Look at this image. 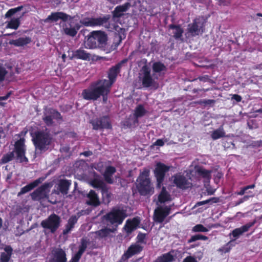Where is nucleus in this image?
I'll return each instance as SVG.
<instances>
[{
	"label": "nucleus",
	"mask_w": 262,
	"mask_h": 262,
	"mask_svg": "<svg viewBox=\"0 0 262 262\" xmlns=\"http://www.w3.org/2000/svg\"><path fill=\"white\" fill-rule=\"evenodd\" d=\"M121 63H118L110 69L108 77L109 79L100 80L94 82L82 92L83 98L88 100H96L102 96L103 101L105 103L107 100V95L110 92V88L115 81L117 74L120 72Z\"/></svg>",
	"instance_id": "f257e3e1"
},
{
	"label": "nucleus",
	"mask_w": 262,
	"mask_h": 262,
	"mask_svg": "<svg viewBox=\"0 0 262 262\" xmlns=\"http://www.w3.org/2000/svg\"><path fill=\"white\" fill-rule=\"evenodd\" d=\"M61 19L62 21L61 25L65 34L71 36H74L80 28L78 24L74 25L73 18L62 12L52 13L45 19V22L57 21Z\"/></svg>",
	"instance_id": "f03ea898"
},
{
	"label": "nucleus",
	"mask_w": 262,
	"mask_h": 262,
	"mask_svg": "<svg viewBox=\"0 0 262 262\" xmlns=\"http://www.w3.org/2000/svg\"><path fill=\"white\" fill-rule=\"evenodd\" d=\"M139 78L142 81L144 87L157 89L159 87V83L156 81L158 78L156 74H151L150 67L144 66L142 67L139 72Z\"/></svg>",
	"instance_id": "7ed1b4c3"
},
{
	"label": "nucleus",
	"mask_w": 262,
	"mask_h": 262,
	"mask_svg": "<svg viewBox=\"0 0 262 262\" xmlns=\"http://www.w3.org/2000/svg\"><path fill=\"white\" fill-rule=\"evenodd\" d=\"M106 40L107 36L103 32L93 31L85 41V47L88 49L102 47L105 45Z\"/></svg>",
	"instance_id": "20e7f679"
},
{
	"label": "nucleus",
	"mask_w": 262,
	"mask_h": 262,
	"mask_svg": "<svg viewBox=\"0 0 262 262\" xmlns=\"http://www.w3.org/2000/svg\"><path fill=\"white\" fill-rule=\"evenodd\" d=\"M33 141L36 148L40 150H45L48 148L51 141V137L47 130L38 131L33 136Z\"/></svg>",
	"instance_id": "39448f33"
},
{
	"label": "nucleus",
	"mask_w": 262,
	"mask_h": 262,
	"mask_svg": "<svg viewBox=\"0 0 262 262\" xmlns=\"http://www.w3.org/2000/svg\"><path fill=\"white\" fill-rule=\"evenodd\" d=\"M137 181L138 183L137 188L141 194L146 195L153 192L154 188L146 172L141 173Z\"/></svg>",
	"instance_id": "423d86ee"
},
{
	"label": "nucleus",
	"mask_w": 262,
	"mask_h": 262,
	"mask_svg": "<svg viewBox=\"0 0 262 262\" xmlns=\"http://www.w3.org/2000/svg\"><path fill=\"white\" fill-rule=\"evenodd\" d=\"M125 212L118 208H114L111 212L104 216V219L112 225L118 226L121 224L125 218Z\"/></svg>",
	"instance_id": "0eeeda50"
},
{
	"label": "nucleus",
	"mask_w": 262,
	"mask_h": 262,
	"mask_svg": "<svg viewBox=\"0 0 262 262\" xmlns=\"http://www.w3.org/2000/svg\"><path fill=\"white\" fill-rule=\"evenodd\" d=\"M60 218L55 214H52L41 222V226L54 233L60 226Z\"/></svg>",
	"instance_id": "6e6552de"
},
{
	"label": "nucleus",
	"mask_w": 262,
	"mask_h": 262,
	"mask_svg": "<svg viewBox=\"0 0 262 262\" xmlns=\"http://www.w3.org/2000/svg\"><path fill=\"white\" fill-rule=\"evenodd\" d=\"M171 181L174 186L181 189H186L191 186L189 179L186 177L184 173L179 172L172 176L171 178Z\"/></svg>",
	"instance_id": "1a4fd4ad"
},
{
	"label": "nucleus",
	"mask_w": 262,
	"mask_h": 262,
	"mask_svg": "<svg viewBox=\"0 0 262 262\" xmlns=\"http://www.w3.org/2000/svg\"><path fill=\"white\" fill-rule=\"evenodd\" d=\"M205 23V19L203 17L195 18L192 24L188 26V32L191 36L198 35L203 32V28Z\"/></svg>",
	"instance_id": "9d476101"
},
{
	"label": "nucleus",
	"mask_w": 262,
	"mask_h": 262,
	"mask_svg": "<svg viewBox=\"0 0 262 262\" xmlns=\"http://www.w3.org/2000/svg\"><path fill=\"white\" fill-rule=\"evenodd\" d=\"M170 169V167L160 162L156 165L154 170L155 176L157 180V187L160 188L163 182L165 173Z\"/></svg>",
	"instance_id": "9b49d317"
},
{
	"label": "nucleus",
	"mask_w": 262,
	"mask_h": 262,
	"mask_svg": "<svg viewBox=\"0 0 262 262\" xmlns=\"http://www.w3.org/2000/svg\"><path fill=\"white\" fill-rule=\"evenodd\" d=\"M109 17L103 16L97 18H84L80 23L86 27H95L103 25L107 22Z\"/></svg>",
	"instance_id": "f8f14e48"
},
{
	"label": "nucleus",
	"mask_w": 262,
	"mask_h": 262,
	"mask_svg": "<svg viewBox=\"0 0 262 262\" xmlns=\"http://www.w3.org/2000/svg\"><path fill=\"white\" fill-rule=\"evenodd\" d=\"M171 206L165 207L160 206L155 209L154 212V220L156 222L162 223L165 217L170 213Z\"/></svg>",
	"instance_id": "ddd939ff"
},
{
	"label": "nucleus",
	"mask_w": 262,
	"mask_h": 262,
	"mask_svg": "<svg viewBox=\"0 0 262 262\" xmlns=\"http://www.w3.org/2000/svg\"><path fill=\"white\" fill-rule=\"evenodd\" d=\"M24 139H20L15 144V152L16 154V159L20 162H27L28 159L25 156Z\"/></svg>",
	"instance_id": "4468645a"
},
{
	"label": "nucleus",
	"mask_w": 262,
	"mask_h": 262,
	"mask_svg": "<svg viewBox=\"0 0 262 262\" xmlns=\"http://www.w3.org/2000/svg\"><path fill=\"white\" fill-rule=\"evenodd\" d=\"M66 261V254L64 251L60 248H55L52 250L50 257H49V262Z\"/></svg>",
	"instance_id": "2eb2a0df"
},
{
	"label": "nucleus",
	"mask_w": 262,
	"mask_h": 262,
	"mask_svg": "<svg viewBox=\"0 0 262 262\" xmlns=\"http://www.w3.org/2000/svg\"><path fill=\"white\" fill-rule=\"evenodd\" d=\"M61 118V115L58 112L49 109L46 111L43 119L47 125H51L54 122L53 121L54 119L58 120Z\"/></svg>",
	"instance_id": "dca6fc26"
},
{
	"label": "nucleus",
	"mask_w": 262,
	"mask_h": 262,
	"mask_svg": "<svg viewBox=\"0 0 262 262\" xmlns=\"http://www.w3.org/2000/svg\"><path fill=\"white\" fill-rule=\"evenodd\" d=\"M130 7L131 4L129 3H126L122 5L117 6L113 11L114 19L116 20L123 16Z\"/></svg>",
	"instance_id": "f3484780"
},
{
	"label": "nucleus",
	"mask_w": 262,
	"mask_h": 262,
	"mask_svg": "<svg viewBox=\"0 0 262 262\" xmlns=\"http://www.w3.org/2000/svg\"><path fill=\"white\" fill-rule=\"evenodd\" d=\"M48 192V186L43 185L34 191L31 195L33 200L37 201L46 198Z\"/></svg>",
	"instance_id": "a211bd4d"
},
{
	"label": "nucleus",
	"mask_w": 262,
	"mask_h": 262,
	"mask_svg": "<svg viewBox=\"0 0 262 262\" xmlns=\"http://www.w3.org/2000/svg\"><path fill=\"white\" fill-rule=\"evenodd\" d=\"M92 123L95 129L110 128L111 127L109 119L106 117H103L97 121H93Z\"/></svg>",
	"instance_id": "6ab92c4d"
},
{
	"label": "nucleus",
	"mask_w": 262,
	"mask_h": 262,
	"mask_svg": "<svg viewBox=\"0 0 262 262\" xmlns=\"http://www.w3.org/2000/svg\"><path fill=\"white\" fill-rule=\"evenodd\" d=\"M140 223V220L138 217H135L132 220H127L124 228L127 233H130L137 229Z\"/></svg>",
	"instance_id": "aec40b11"
},
{
	"label": "nucleus",
	"mask_w": 262,
	"mask_h": 262,
	"mask_svg": "<svg viewBox=\"0 0 262 262\" xmlns=\"http://www.w3.org/2000/svg\"><path fill=\"white\" fill-rule=\"evenodd\" d=\"M254 224V222L249 223L240 228H236L232 231V232L230 234V235L233 236L234 238L233 239L234 241L235 239L237 238L243 233L247 232Z\"/></svg>",
	"instance_id": "412c9836"
},
{
	"label": "nucleus",
	"mask_w": 262,
	"mask_h": 262,
	"mask_svg": "<svg viewBox=\"0 0 262 262\" xmlns=\"http://www.w3.org/2000/svg\"><path fill=\"white\" fill-rule=\"evenodd\" d=\"M43 180L44 178H39L33 182L23 187L20 191L18 193V196H20V195L26 193L31 190L40 183H41Z\"/></svg>",
	"instance_id": "4be33fe9"
},
{
	"label": "nucleus",
	"mask_w": 262,
	"mask_h": 262,
	"mask_svg": "<svg viewBox=\"0 0 262 262\" xmlns=\"http://www.w3.org/2000/svg\"><path fill=\"white\" fill-rule=\"evenodd\" d=\"M170 194L167 192L165 187H163L160 194L158 195V201L157 204H163L168 203L171 200Z\"/></svg>",
	"instance_id": "5701e85b"
},
{
	"label": "nucleus",
	"mask_w": 262,
	"mask_h": 262,
	"mask_svg": "<svg viewBox=\"0 0 262 262\" xmlns=\"http://www.w3.org/2000/svg\"><path fill=\"white\" fill-rule=\"evenodd\" d=\"M142 247L139 245H132L128 248L127 251L124 253V256H125L126 258H128L133 255L139 253L142 251Z\"/></svg>",
	"instance_id": "b1692460"
},
{
	"label": "nucleus",
	"mask_w": 262,
	"mask_h": 262,
	"mask_svg": "<svg viewBox=\"0 0 262 262\" xmlns=\"http://www.w3.org/2000/svg\"><path fill=\"white\" fill-rule=\"evenodd\" d=\"M88 200L86 203L89 205L93 206H98L100 204V201L97 194L94 191L91 190L88 194Z\"/></svg>",
	"instance_id": "393cba45"
},
{
	"label": "nucleus",
	"mask_w": 262,
	"mask_h": 262,
	"mask_svg": "<svg viewBox=\"0 0 262 262\" xmlns=\"http://www.w3.org/2000/svg\"><path fill=\"white\" fill-rule=\"evenodd\" d=\"M116 172V168L113 166H107L104 173V177L106 182L112 184L114 182L113 174Z\"/></svg>",
	"instance_id": "a878e982"
},
{
	"label": "nucleus",
	"mask_w": 262,
	"mask_h": 262,
	"mask_svg": "<svg viewBox=\"0 0 262 262\" xmlns=\"http://www.w3.org/2000/svg\"><path fill=\"white\" fill-rule=\"evenodd\" d=\"M86 247L87 245L86 241L82 239L78 252L72 257L70 262H78L82 254L85 250Z\"/></svg>",
	"instance_id": "bb28decb"
},
{
	"label": "nucleus",
	"mask_w": 262,
	"mask_h": 262,
	"mask_svg": "<svg viewBox=\"0 0 262 262\" xmlns=\"http://www.w3.org/2000/svg\"><path fill=\"white\" fill-rule=\"evenodd\" d=\"M153 73L156 74L158 78L161 75L164 73L166 71L165 66L160 62H156L152 64Z\"/></svg>",
	"instance_id": "cd10ccee"
},
{
	"label": "nucleus",
	"mask_w": 262,
	"mask_h": 262,
	"mask_svg": "<svg viewBox=\"0 0 262 262\" xmlns=\"http://www.w3.org/2000/svg\"><path fill=\"white\" fill-rule=\"evenodd\" d=\"M138 119L134 115H130L129 117L123 122V125L126 127H134L138 125Z\"/></svg>",
	"instance_id": "c85d7f7f"
},
{
	"label": "nucleus",
	"mask_w": 262,
	"mask_h": 262,
	"mask_svg": "<svg viewBox=\"0 0 262 262\" xmlns=\"http://www.w3.org/2000/svg\"><path fill=\"white\" fill-rule=\"evenodd\" d=\"M73 56L76 58L85 60H90L91 58L90 54L81 49H79L75 51L73 53Z\"/></svg>",
	"instance_id": "c756f323"
},
{
	"label": "nucleus",
	"mask_w": 262,
	"mask_h": 262,
	"mask_svg": "<svg viewBox=\"0 0 262 262\" xmlns=\"http://www.w3.org/2000/svg\"><path fill=\"white\" fill-rule=\"evenodd\" d=\"M5 252L2 253L0 262H9L12 253V248L7 246L4 248Z\"/></svg>",
	"instance_id": "7c9ffc66"
},
{
	"label": "nucleus",
	"mask_w": 262,
	"mask_h": 262,
	"mask_svg": "<svg viewBox=\"0 0 262 262\" xmlns=\"http://www.w3.org/2000/svg\"><path fill=\"white\" fill-rule=\"evenodd\" d=\"M77 221V217L76 216H72L68 220V224L63 231V234L66 235L70 233Z\"/></svg>",
	"instance_id": "2f4dec72"
},
{
	"label": "nucleus",
	"mask_w": 262,
	"mask_h": 262,
	"mask_svg": "<svg viewBox=\"0 0 262 262\" xmlns=\"http://www.w3.org/2000/svg\"><path fill=\"white\" fill-rule=\"evenodd\" d=\"M70 185L71 183L68 180H60L58 184V188L60 192L63 194H67Z\"/></svg>",
	"instance_id": "473e14b6"
},
{
	"label": "nucleus",
	"mask_w": 262,
	"mask_h": 262,
	"mask_svg": "<svg viewBox=\"0 0 262 262\" xmlns=\"http://www.w3.org/2000/svg\"><path fill=\"white\" fill-rule=\"evenodd\" d=\"M31 41V39L29 37H20L17 39L13 40L10 42L12 45L16 46H23L27 45Z\"/></svg>",
	"instance_id": "72a5a7b5"
},
{
	"label": "nucleus",
	"mask_w": 262,
	"mask_h": 262,
	"mask_svg": "<svg viewBox=\"0 0 262 262\" xmlns=\"http://www.w3.org/2000/svg\"><path fill=\"white\" fill-rule=\"evenodd\" d=\"M169 29L172 30V33L173 34V36L175 38L178 39L182 36L183 31L180 26L170 25Z\"/></svg>",
	"instance_id": "f704fd0d"
},
{
	"label": "nucleus",
	"mask_w": 262,
	"mask_h": 262,
	"mask_svg": "<svg viewBox=\"0 0 262 262\" xmlns=\"http://www.w3.org/2000/svg\"><path fill=\"white\" fill-rule=\"evenodd\" d=\"M147 112L143 105H139L135 109L133 115L138 119L139 118L144 116Z\"/></svg>",
	"instance_id": "c9c22d12"
},
{
	"label": "nucleus",
	"mask_w": 262,
	"mask_h": 262,
	"mask_svg": "<svg viewBox=\"0 0 262 262\" xmlns=\"http://www.w3.org/2000/svg\"><path fill=\"white\" fill-rule=\"evenodd\" d=\"M225 135V132L222 127L213 130L211 134V138L213 140H217Z\"/></svg>",
	"instance_id": "e433bc0d"
},
{
	"label": "nucleus",
	"mask_w": 262,
	"mask_h": 262,
	"mask_svg": "<svg viewBox=\"0 0 262 262\" xmlns=\"http://www.w3.org/2000/svg\"><path fill=\"white\" fill-rule=\"evenodd\" d=\"M19 18L18 17H13L8 22L6 27L16 30L19 27Z\"/></svg>",
	"instance_id": "4c0bfd02"
},
{
	"label": "nucleus",
	"mask_w": 262,
	"mask_h": 262,
	"mask_svg": "<svg viewBox=\"0 0 262 262\" xmlns=\"http://www.w3.org/2000/svg\"><path fill=\"white\" fill-rule=\"evenodd\" d=\"M113 231L111 229L104 228L96 232L95 234L98 238H104L107 237Z\"/></svg>",
	"instance_id": "58836bf2"
},
{
	"label": "nucleus",
	"mask_w": 262,
	"mask_h": 262,
	"mask_svg": "<svg viewBox=\"0 0 262 262\" xmlns=\"http://www.w3.org/2000/svg\"><path fill=\"white\" fill-rule=\"evenodd\" d=\"M173 259V256L169 253H167L158 257L155 262H171Z\"/></svg>",
	"instance_id": "ea45409f"
},
{
	"label": "nucleus",
	"mask_w": 262,
	"mask_h": 262,
	"mask_svg": "<svg viewBox=\"0 0 262 262\" xmlns=\"http://www.w3.org/2000/svg\"><path fill=\"white\" fill-rule=\"evenodd\" d=\"M14 157V152H10L7 154H5L3 156V158L1 160V163L2 164H5L9 162V161L12 160Z\"/></svg>",
	"instance_id": "a19ab883"
},
{
	"label": "nucleus",
	"mask_w": 262,
	"mask_h": 262,
	"mask_svg": "<svg viewBox=\"0 0 262 262\" xmlns=\"http://www.w3.org/2000/svg\"><path fill=\"white\" fill-rule=\"evenodd\" d=\"M198 171V173L207 180H210L211 178L210 173L211 171L206 170L203 168H200Z\"/></svg>",
	"instance_id": "79ce46f5"
},
{
	"label": "nucleus",
	"mask_w": 262,
	"mask_h": 262,
	"mask_svg": "<svg viewBox=\"0 0 262 262\" xmlns=\"http://www.w3.org/2000/svg\"><path fill=\"white\" fill-rule=\"evenodd\" d=\"M90 184L93 187L99 188L101 190L104 187L103 182L97 178H96L94 180L90 182Z\"/></svg>",
	"instance_id": "37998d69"
},
{
	"label": "nucleus",
	"mask_w": 262,
	"mask_h": 262,
	"mask_svg": "<svg viewBox=\"0 0 262 262\" xmlns=\"http://www.w3.org/2000/svg\"><path fill=\"white\" fill-rule=\"evenodd\" d=\"M218 201H219L218 198H211L206 200L205 201L198 202L196 203V205L201 206V205H203L207 204H209V203L212 204V203H217V202H218Z\"/></svg>",
	"instance_id": "c03bdc74"
},
{
	"label": "nucleus",
	"mask_w": 262,
	"mask_h": 262,
	"mask_svg": "<svg viewBox=\"0 0 262 262\" xmlns=\"http://www.w3.org/2000/svg\"><path fill=\"white\" fill-rule=\"evenodd\" d=\"M234 242V240H231L229 242H228L226 245L224 247L221 248L219 250L222 252L226 253L228 252L232 247L233 246L232 243Z\"/></svg>",
	"instance_id": "a18cd8bd"
},
{
	"label": "nucleus",
	"mask_w": 262,
	"mask_h": 262,
	"mask_svg": "<svg viewBox=\"0 0 262 262\" xmlns=\"http://www.w3.org/2000/svg\"><path fill=\"white\" fill-rule=\"evenodd\" d=\"M208 237L206 236H204L201 234H197L191 236V237L188 240L189 243H192L195 241L201 239V240H207Z\"/></svg>",
	"instance_id": "49530a36"
},
{
	"label": "nucleus",
	"mask_w": 262,
	"mask_h": 262,
	"mask_svg": "<svg viewBox=\"0 0 262 262\" xmlns=\"http://www.w3.org/2000/svg\"><path fill=\"white\" fill-rule=\"evenodd\" d=\"M192 230L194 232H207L208 229L201 224H198L193 227Z\"/></svg>",
	"instance_id": "de8ad7c7"
},
{
	"label": "nucleus",
	"mask_w": 262,
	"mask_h": 262,
	"mask_svg": "<svg viewBox=\"0 0 262 262\" xmlns=\"http://www.w3.org/2000/svg\"><path fill=\"white\" fill-rule=\"evenodd\" d=\"M22 8V7H18L13 9H10L5 14L6 17H9L12 16L14 14L17 12L20 11Z\"/></svg>",
	"instance_id": "09e8293b"
},
{
	"label": "nucleus",
	"mask_w": 262,
	"mask_h": 262,
	"mask_svg": "<svg viewBox=\"0 0 262 262\" xmlns=\"http://www.w3.org/2000/svg\"><path fill=\"white\" fill-rule=\"evenodd\" d=\"M101 192L103 199H104V198H106V201L109 202L110 199L111 198V194L105 187L102 188L101 190Z\"/></svg>",
	"instance_id": "8fccbe9b"
},
{
	"label": "nucleus",
	"mask_w": 262,
	"mask_h": 262,
	"mask_svg": "<svg viewBox=\"0 0 262 262\" xmlns=\"http://www.w3.org/2000/svg\"><path fill=\"white\" fill-rule=\"evenodd\" d=\"M183 262H197V260L195 257L190 256L186 257Z\"/></svg>",
	"instance_id": "3c124183"
},
{
	"label": "nucleus",
	"mask_w": 262,
	"mask_h": 262,
	"mask_svg": "<svg viewBox=\"0 0 262 262\" xmlns=\"http://www.w3.org/2000/svg\"><path fill=\"white\" fill-rule=\"evenodd\" d=\"M214 103V100L211 99L203 100L200 102L201 104L204 105H211Z\"/></svg>",
	"instance_id": "603ef678"
},
{
	"label": "nucleus",
	"mask_w": 262,
	"mask_h": 262,
	"mask_svg": "<svg viewBox=\"0 0 262 262\" xmlns=\"http://www.w3.org/2000/svg\"><path fill=\"white\" fill-rule=\"evenodd\" d=\"M145 238V234H139L137 236V238L138 240V242L142 243L143 242L144 239Z\"/></svg>",
	"instance_id": "864d4df0"
},
{
	"label": "nucleus",
	"mask_w": 262,
	"mask_h": 262,
	"mask_svg": "<svg viewBox=\"0 0 262 262\" xmlns=\"http://www.w3.org/2000/svg\"><path fill=\"white\" fill-rule=\"evenodd\" d=\"M164 144V141L162 139H158L154 143V145L159 146H162Z\"/></svg>",
	"instance_id": "5fc2aeb1"
},
{
	"label": "nucleus",
	"mask_w": 262,
	"mask_h": 262,
	"mask_svg": "<svg viewBox=\"0 0 262 262\" xmlns=\"http://www.w3.org/2000/svg\"><path fill=\"white\" fill-rule=\"evenodd\" d=\"M232 98L235 100L237 102H240L242 100V97L238 95H234L232 97Z\"/></svg>",
	"instance_id": "6e6d98bb"
},
{
	"label": "nucleus",
	"mask_w": 262,
	"mask_h": 262,
	"mask_svg": "<svg viewBox=\"0 0 262 262\" xmlns=\"http://www.w3.org/2000/svg\"><path fill=\"white\" fill-rule=\"evenodd\" d=\"M10 95V93H8L5 96H0V101L7 100L9 97Z\"/></svg>",
	"instance_id": "4d7b16f0"
},
{
	"label": "nucleus",
	"mask_w": 262,
	"mask_h": 262,
	"mask_svg": "<svg viewBox=\"0 0 262 262\" xmlns=\"http://www.w3.org/2000/svg\"><path fill=\"white\" fill-rule=\"evenodd\" d=\"M247 189H245V187L243 188L240 191L237 192V194L239 195H243L246 192Z\"/></svg>",
	"instance_id": "13d9d810"
},
{
	"label": "nucleus",
	"mask_w": 262,
	"mask_h": 262,
	"mask_svg": "<svg viewBox=\"0 0 262 262\" xmlns=\"http://www.w3.org/2000/svg\"><path fill=\"white\" fill-rule=\"evenodd\" d=\"M254 196V195H253V194H252V195H245V196H244L242 198L243 201H244V202L246 201H247V200L249 199V198H250V197H252V196Z\"/></svg>",
	"instance_id": "bf43d9fd"
},
{
	"label": "nucleus",
	"mask_w": 262,
	"mask_h": 262,
	"mask_svg": "<svg viewBox=\"0 0 262 262\" xmlns=\"http://www.w3.org/2000/svg\"><path fill=\"white\" fill-rule=\"evenodd\" d=\"M82 155H83L85 157H89L92 155V152L91 151H85L83 152Z\"/></svg>",
	"instance_id": "052dcab7"
},
{
	"label": "nucleus",
	"mask_w": 262,
	"mask_h": 262,
	"mask_svg": "<svg viewBox=\"0 0 262 262\" xmlns=\"http://www.w3.org/2000/svg\"><path fill=\"white\" fill-rule=\"evenodd\" d=\"M255 187V185L254 184H252V185H249V186H247L246 187H245V189H247V190L249 189H253Z\"/></svg>",
	"instance_id": "680f3d73"
},
{
	"label": "nucleus",
	"mask_w": 262,
	"mask_h": 262,
	"mask_svg": "<svg viewBox=\"0 0 262 262\" xmlns=\"http://www.w3.org/2000/svg\"><path fill=\"white\" fill-rule=\"evenodd\" d=\"M111 3H118L121 2V0H109Z\"/></svg>",
	"instance_id": "e2e57ef3"
},
{
	"label": "nucleus",
	"mask_w": 262,
	"mask_h": 262,
	"mask_svg": "<svg viewBox=\"0 0 262 262\" xmlns=\"http://www.w3.org/2000/svg\"><path fill=\"white\" fill-rule=\"evenodd\" d=\"M243 202H244V201H243V199H241L239 201V202H238V203H236V205H239V204H240L241 203H243Z\"/></svg>",
	"instance_id": "0e129e2a"
},
{
	"label": "nucleus",
	"mask_w": 262,
	"mask_h": 262,
	"mask_svg": "<svg viewBox=\"0 0 262 262\" xmlns=\"http://www.w3.org/2000/svg\"><path fill=\"white\" fill-rule=\"evenodd\" d=\"M3 224V220L0 217V229L1 228Z\"/></svg>",
	"instance_id": "69168bd1"
},
{
	"label": "nucleus",
	"mask_w": 262,
	"mask_h": 262,
	"mask_svg": "<svg viewBox=\"0 0 262 262\" xmlns=\"http://www.w3.org/2000/svg\"><path fill=\"white\" fill-rule=\"evenodd\" d=\"M219 178H221L222 176V174L221 173H219L218 172L217 173V176Z\"/></svg>",
	"instance_id": "338daca9"
},
{
	"label": "nucleus",
	"mask_w": 262,
	"mask_h": 262,
	"mask_svg": "<svg viewBox=\"0 0 262 262\" xmlns=\"http://www.w3.org/2000/svg\"><path fill=\"white\" fill-rule=\"evenodd\" d=\"M119 42H121V40L122 39V37L121 36H120L119 37Z\"/></svg>",
	"instance_id": "774afa93"
}]
</instances>
